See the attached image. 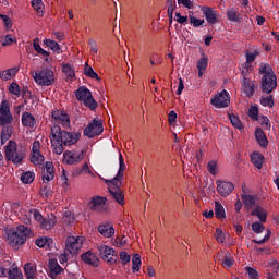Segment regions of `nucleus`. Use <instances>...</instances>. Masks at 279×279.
Segmentation results:
<instances>
[{"instance_id": "obj_1", "label": "nucleus", "mask_w": 279, "mask_h": 279, "mask_svg": "<svg viewBox=\"0 0 279 279\" xmlns=\"http://www.w3.org/2000/svg\"><path fill=\"white\" fill-rule=\"evenodd\" d=\"M81 134L78 132H69L62 130L60 125L53 124L50 132V143L53 154L59 156L64 153V145L71 147L80 141Z\"/></svg>"}, {"instance_id": "obj_2", "label": "nucleus", "mask_w": 279, "mask_h": 279, "mask_svg": "<svg viewBox=\"0 0 279 279\" xmlns=\"http://www.w3.org/2000/svg\"><path fill=\"white\" fill-rule=\"evenodd\" d=\"M119 165L120 167L118 174L114 179L109 181L108 189L112 199H114V202H117V204L120 206H124L125 195L121 189V185L123 184L121 180H123V171H125V161L123 160V154H121V151H119Z\"/></svg>"}, {"instance_id": "obj_3", "label": "nucleus", "mask_w": 279, "mask_h": 279, "mask_svg": "<svg viewBox=\"0 0 279 279\" xmlns=\"http://www.w3.org/2000/svg\"><path fill=\"white\" fill-rule=\"evenodd\" d=\"M259 73L262 76V90L269 95V93L276 90L278 86V78L271 69V65L267 63H262L259 65Z\"/></svg>"}, {"instance_id": "obj_4", "label": "nucleus", "mask_w": 279, "mask_h": 279, "mask_svg": "<svg viewBox=\"0 0 279 279\" xmlns=\"http://www.w3.org/2000/svg\"><path fill=\"white\" fill-rule=\"evenodd\" d=\"M29 228L20 225L16 229L9 230L8 243L15 247V245H23L27 241Z\"/></svg>"}, {"instance_id": "obj_5", "label": "nucleus", "mask_w": 279, "mask_h": 279, "mask_svg": "<svg viewBox=\"0 0 279 279\" xmlns=\"http://www.w3.org/2000/svg\"><path fill=\"white\" fill-rule=\"evenodd\" d=\"M5 160L13 162V165H21L23 162V153L19 150L16 142L10 140L8 145L4 147Z\"/></svg>"}, {"instance_id": "obj_6", "label": "nucleus", "mask_w": 279, "mask_h": 279, "mask_svg": "<svg viewBox=\"0 0 279 279\" xmlns=\"http://www.w3.org/2000/svg\"><path fill=\"white\" fill-rule=\"evenodd\" d=\"M33 78L38 86H52V84L56 83V73L50 69H44L39 72H35Z\"/></svg>"}, {"instance_id": "obj_7", "label": "nucleus", "mask_w": 279, "mask_h": 279, "mask_svg": "<svg viewBox=\"0 0 279 279\" xmlns=\"http://www.w3.org/2000/svg\"><path fill=\"white\" fill-rule=\"evenodd\" d=\"M76 99L82 101L86 108H89V110L97 109V100L93 98V93H90L88 88L84 86L76 90Z\"/></svg>"}, {"instance_id": "obj_8", "label": "nucleus", "mask_w": 279, "mask_h": 279, "mask_svg": "<svg viewBox=\"0 0 279 279\" xmlns=\"http://www.w3.org/2000/svg\"><path fill=\"white\" fill-rule=\"evenodd\" d=\"M83 245L84 236H69L65 242V252L72 255L80 254Z\"/></svg>"}, {"instance_id": "obj_9", "label": "nucleus", "mask_w": 279, "mask_h": 279, "mask_svg": "<svg viewBox=\"0 0 279 279\" xmlns=\"http://www.w3.org/2000/svg\"><path fill=\"white\" fill-rule=\"evenodd\" d=\"M84 160V150H66L63 153L64 165H80Z\"/></svg>"}, {"instance_id": "obj_10", "label": "nucleus", "mask_w": 279, "mask_h": 279, "mask_svg": "<svg viewBox=\"0 0 279 279\" xmlns=\"http://www.w3.org/2000/svg\"><path fill=\"white\" fill-rule=\"evenodd\" d=\"M210 104L211 106H215V108H228V106H230V94L225 89L216 94L210 99Z\"/></svg>"}, {"instance_id": "obj_11", "label": "nucleus", "mask_w": 279, "mask_h": 279, "mask_svg": "<svg viewBox=\"0 0 279 279\" xmlns=\"http://www.w3.org/2000/svg\"><path fill=\"white\" fill-rule=\"evenodd\" d=\"M31 162L35 165V167H40L45 165V156L40 153V142L35 141L32 146L31 153Z\"/></svg>"}, {"instance_id": "obj_12", "label": "nucleus", "mask_w": 279, "mask_h": 279, "mask_svg": "<svg viewBox=\"0 0 279 279\" xmlns=\"http://www.w3.org/2000/svg\"><path fill=\"white\" fill-rule=\"evenodd\" d=\"M51 117L54 121V125L59 123L62 128H71V118L68 112L57 109L52 111Z\"/></svg>"}, {"instance_id": "obj_13", "label": "nucleus", "mask_w": 279, "mask_h": 279, "mask_svg": "<svg viewBox=\"0 0 279 279\" xmlns=\"http://www.w3.org/2000/svg\"><path fill=\"white\" fill-rule=\"evenodd\" d=\"M10 123H12L10 102H8V100H3L0 105V125H10Z\"/></svg>"}, {"instance_id": "obj_14", "label": "nucleus", "mask_w": 279, "mask_h": 279, "mask_svg": "<svg viewBox=\"0 0 279 279\" xmlns=\"http://www.w3.org/2000/svg\"><path fill=\"white\" fill-rule=\"evenodd\" d=\"M101 132H104V125L101 124V121L97 120H94L84 130V134L85 136H88V138H95V136H99Z\"/></svg>"}, {"instance_id": "obj_15", "label": "nucleus", "mask_w": 279, "mask_h": 279, "mask_svg": "<svg viewBox=\"0 0 279 279\" xmlns=\"http://www.w3.org/2000/svg\"><path fill=\"white\" fill-rule=\"evenodd\" d=\"M97 250L102 260H106V263H114V248L100 244L97 246Z\"/></svg>"}, {"instance_id": "obj_16", "label": "nucleus", "mask_w": 279, "mask_h": 279, "mask_svg": "<svg viewBox=\"0 0 279 279\" xmlns=\"http://www.w3.org/2000/svg\"><path fill=\"white\" fill-rule=\"evenodd\" d=\"M54 178H56V167H53V162L47 161L43 170L41 180L45 184H49V182H51V180H53Z\"/></svg>"}, {"instance_id": "obj_17", "label": "nucleus", "mask_w": 279, "mask_h": 279, "mask_svg": "<svg viewBox=\"0 0 279 279\" xmlns=\"http://www.w3.org/2000/svg\"><path fill=\"white\" fill-rule=\"evenodd\" d=\"M256 88H258L256 81H252L247 77L242 80V90L246 97H253L254 93H256Z\"/></svg>"}, {"instance_id": "obj_18", "label": "nucleus", "mask_w": 279, "mask_h": 279, "mask_svg": "<svg viewBox=\"0 0 279 279\" xmlns=\"http://www.w3.org/2000/svg\"><path fill=\"white\" fill-rule=\"evenodd\" d=\"M107 201L108 199L106 197L96 196L92 198L88 206L90 210H95L96 213H105Z\"/></svg>"}, {"instance_id": "obj_19", "label": "nucleus", "mask_w": 279, "mask_h": 279, "mask_svg": "<svg viewBox=\"0 0 279 279\" xmlns=\"http://www.w3.org/2000/svg\"><path fill=\"white\" fill-rule=\"evenodd\" d=\"M217 192L221 197H228L234 191V184L228 181H217Z\"/></svg>"}, {"instance_id": "obj_20", "label": "nucleus", "mask_w": 279, "mask_h": 279, "mask_svg": "<svg viewBox=\"0 0 279 279\" xmlns=\"http://www.w3.org/2000/svg\"><path fill=\"white\" fill-rule=\"evenodd\" d=\"M201 10L209 25L218 23L219 20L217 19V11L213 10L210 7H203Z\"/></svg>"}, {"instance_id": "obj_21", "label": "nucleus", "mask_w": 279, "mask_h": 279, "mask_svg": "<svg viewBox=\"0 0 279 279\" xmlns=\"http://www.w3.org/2000/svg\"><path fill=\"white\" fill-rule=\"evenodd\" d=\"M57 223H58V218L56 217V215L51 214L47 218H44V220L41 221V225L39 226L43 230H53Z\"/></svg>"}, {"instance_id": "obj_22", "label": "nucleus", "mask_w": 279, "mask_h": 279, "mask_svg": "<svg viewBox=\"0 0 279 279\" xmlns=\"http://www.w3.org/2000/svg\"><path fill=\"white\" fill-rule=\"evenodd\" d=\"M252 217H257L262 223L267 221V210L259 205H256L251 209Z\"/></svg>"}, {"instance_id": "obj_23", "label": "nucleus", "mask_w": 279, "mask_h": 279, "mask_svg": "<svg viewBox=\"0 0 279 279\" xmlns=\"http://www.w3.org/2000/svg\"><path fill=\"white\" fill-rule=\"evenodd\" d=\"M25 216H26V219H24V223H29L32 217H34L35 221H38L39 226H41L45 219L43 217V214H40V211H38L37 209H28Z\"/></svg>"}, {"instance_id": "obj_24", "label": "nucleus", "mask_w": 279, "mask_h": 279, "mask_svg": "<svg viewBox=\"0 0 279 279\" xmlns=\"http://www.w3.org/2000/svg\"><path fill=\"white\" fill-rule=\"evenodd\" d=\"M98 232L106 239L114 236V227L111 223L100 225L98 227Z\"/></svg>"}, {"instance_id": "obj_25", "label": "nucleus", "mask_w": 279, "mask_h": 279, "mask_svg": "<svg viewBox=\"0 0 279 279\" xmlns=\"http://www.w3.org/2000/svg\"><path fill=\"white\" fill-rule=\"evenodd\" d=\"M82 260L87 263V265H93L94 267L99 266V257L93 252H86L82 255Z\"/></svg>"}, {"instance_id": "obj_26", "label": "nucleus", "mask_w": 279, "mask_h": 279, "mask_svg": "<svg viewBox=\"0 0 279 279\" xmlns=\"http://www.w3.org/2000/svg\"><path fill=\"white\" fill-rule=\"evenodd\" d=\"M49 269H50V278L56 279L60 274H62L63 269L58 265V260L50 259L49 260Z\"/></svg>"}, {"instance_id": "obj_27", "label": "nucleus", "mask_w": 279, "mask_h": 279, "mask_svg": "<svg viewBox=\"0 0 279 279\" xmlns=\"http://www.w3.org/2000/svg\"><path fill=\"white\" fill-rule=\"evenodd\" d=\"M227 19L228 21H231V23H241V13H239V9H227Z\"/></svg>"}, {"instance_id": "obj_28", "label": "nucleus", "mask_w": 279, "mask_h": 279, "mask_svg": "<svg viewBox=\"0 0 279 279\" xmlns=\"http://www.w3.org/2000/svg\"><path fill=\"white\" fill-rule=\"evenodd\" d=\"M22 125L24 128H34L36 125V118L29 112H24L22 114Z\"/></svg>"}, {"instance_id": "obj_29", "label": "nucleus", "mask_w": 279, "mask_h": 279, "mask_svg": "<svg viewBox=\"0 0 279 279\" xmlns=\"http://www.w3.org/2000/svg\"><path fill=\"white\" fill-rule=\"evenodd\" d=\"M255 137L257 143H259L262 147H267V145H269V141H267V136L265 135V132H263V129L260 128L256 129Z\"/></svg>"}, {"instance_id": "obj_30", "label": "nucleus", "mask_w": 279, "mask_h": 279, "mask_svg": "<svg viewBox=\"0 0 279 279\" xmlns=\"http://www.w3.org/2000/svg\"><path fill=\"white\" fill-rule=\"evenodd\" d=\"M242 202L247 208V210H252V208L256 207V197L250 195V194H243L242 195Z\"/></svg>"}, {"instance_id": "obj_31", "label": "nucleus", "mask_w": 279, "mask_h": 279, "mask_svg": "<svg viewBox=\"0 0 279 279\" xmlns=\"http://www.w3.org/2000/svg\"><path fill=\"white\" fill-rule=\"evenodd\" d=\"M24 274L27 279H36V266L35 264L27 263L24 265Z\"/></svg>"}, {"instance_id": "obj_32", "label": "nucleus", "mask_w": 279, "mask_h": 279, "mask_svg": "<svg viewBox=\"0 0 279 279\" xmlns=\"http://www.w3.org/2000/svg\"><path fill=\"white\" fill-rule=\"evenodd\" d=\"M19 69L11 68L0 73V80H4V82H8L9 80H12V77H15Z\"/></svg>"}, {"instance_id": "obj_33", "label": "nucleus", "mask_w": 279, "mask_h": 279, "mask_svg": "<svg viewBox=\"0 0 279 279\" xmlns=\"http://www.w3.org/2000/svg\"><path fill=\"white\" fill-rule=\"evenodd\" d=\"M9 279H23V272L14 264H11V268L8 271Z\"/></svg>"}, {"instance_id": "obj_34", "label": "nucleus", "mask_w": 279, "mask_h": 279, "mask_svg": "<svg viewBox=\"0 0 279 279\" xmlns=\"http://www.w3.org/2000/svg\"><path fill=\"white\" fill-rule=\"evenodd\" d=\"M251 162L256 167L257 169H263V162L264 157L260 155V153H253L251 155Z\"/></svg>"}, {"instance_id": "obj_35", "label": "nucleus", "mask_w": 279, "mask_h": 279, "mask_svg": "<svg viewBox=\"0 0 279 279\" xmlns=\"http://www.w3.org/2000/svg\"><path fill=\"white\" fill-rule=\"evenodd\" d=\"M0 43L2 47H12V45H16V36L8 34L0 38Z\"/></svg>"}, {"instance_id": "obj_36", "label": "nucleus", "mask_w": 279, "mask_h": 279, "mask_svg": "<svg viewBox=\"0 0 279 279\" xmlns=\"http://www.w3.org/2000/svg\"><path fill=\"white\" fill-rule=\"evenodd\" d=\"M197 69H198V77H202L204 75V71L208 69V58L202 57L197 62Z\"/></svg>"}, {"instance_id": "obj_37", "label": "nucleus", "mask_w": 279, "mask_h": 279, "mask_svg": "<svg viewBox=\"0 0 279 279\" xmlns=\"http://www.w3.org/2000/svg\"><path fill=\"white\" fill-rule=\"evenodd\" d=\"M10 138H12V126H4L1 133V145H5Z\"/></svg>"}, {"instance_id": "obj_38", "label": "nucleus", "mask_w": 279, "mask_h": 279, "mask_svg": "<svg viewBox=\"0 0 279 279\" xmlns=\"http://www.w3.org/2000/svg\"><path fill=\"white\" fill-rule=\"evenodd\" d=\"M33 47L34 50L39 53L40 56H43L44 58H46V62H49V52L46 51L45 49H43V47H40V44H38V39H35L33 43Z\"/></svg>"}, {"instance_id": "obj_39", "label": "nucleus", "mask_w": 279, "mask_h": 279, "mask_svg": "<svg viewBox=\"0 0 279 279\" xmlns=\"http://www.w3.org/2000/svg\"><path fill=\"white\" fill-rule=\"evenodd\" d=\"M215 216L217 219H223L226 217V209L223 208V205L219 203V201L215 202Z\"/></svg>"}, {"instance_id": "obj_40", "label": "nucleus", "mask_w": 279, "mask_h": 279, "mask_svg": "<svg viewBox=\"0 0 279 279\" xmlns=\"http://www.w3.org/2000/svg\"><path fill=\"white\" fill-rule=\"evenodd\" d=\"M12 267V262L4 260L0 264V278H5L8 276V271H10Z\"/></svg>"}, {"instance_id": "obj_41", "label": "nucleus", "mask_w": 279, "mask_h": 279, "mask_svg": "<svg viewBox=\"0 0 279 279\" xmlns=\"http://www.w3.org/2000/svg\"><path fill=\"white\" fill-rule=\"evenodd\" d=\"M44 45L46 47H49L51 51H54L56 53H60V45L58 44V41L51 40V39H44Z\"/></svg>"}, {"instance_id": "obj_42", "label": "nucleus", "mask_w": 279, "mask_h": 279, "mask_svg": "<svg viewBox=\"0 0 279 279\" xmlns=\"http://www.w3.org/2000/svg\"><path fill=\"white\" fill-rule=\"evenodd\" d=\"M84 73L87 77H90L92 80H100L99 74H97L95 70H93V68L88 65V63H85Z\"/></svg>"}, {"instance_id": "obj_43", "label": "nucleus", "mask_w": 279, "mask_h": 279, "mask_svg": "<svg viewBox=\"0 0 279 279\" xmlns=\"http://www.w3.org/2000/svg\"><path fill=\"white\" fill-rule=\"evenodd\" d=\"M141 255L140 254H135L133 255L132 258V270L134 271V274H136V271H141Z\"/></svg>"}, {"instance_id": "obj_44", "label": "nucleus", "mask_w": 279, "mask_h": 279, "mask_svg": "<svg viewBox=\"0 0 279 279\" xmlns=\"http://www.w3.org/2000/svg\"><path fill=\"white\" fill-rule=\"evenodd\" d=\"M223 269H230L234 265V258L226 253L221 263Z\"/></svg>"}, {"instance_id": "obj_45", "label": "nucleus", "mask_w": 279, "mask_h": 279, "mask_svg": "<svg viewBox=\"0 0 279 279\" xmlns=\"http://www.w3.org/2000/svg\"><path fill=\"white\" fill-rule=\"evenodd\" d=\"M35 178H36V174H34V172L32 171H28L21 175V181L23 182V184H32Z\"/></svg>"}, {"instance_id": "obj_46", "label": "nucleus", "mask_w": 279, "mask_h": 279, "mask_svg": "<svg viewBox=\"0 0 279 279\" xmlns=\"http://www.w3.org/2000/svg\"><path fill=\"white\" fill-rule=\"evenodd\" d=\"M252 71H254V68L252 66V64L250 62L243 63L242 64L243 80H244V77H246V80H250V74L252 73Z\"/></svg>"}, {"instance_id": "obj_47", "label": "nucleus", "mask_w": 279, "mask_h": 279, "mask_svg": "<svg viewBox=\"0 0 279 279\" xmlns=\"http://www.w3.org/2000/svg\"><path fill=\"white\" fill-rule=\"evenodd\" d=\"M82 173H86L87 175H92V178H95V173L93 170H90V166L88 163H83L80 171L75 172V175H82Z\"/></svg>"}, {"instance_id": "obj_48", "label": "nucleus", "mask_w": 279, "mask_h": 279, "mask_svg": "<svg viewBox=\"0 0 279 279\" xmlns=\"http://www.w3.org/2000/svg\"><path fill=\"white\" fill-rule=\"evenodd\" d=\"M53 241L50 238H39L35 241L37 247H49Z\"/></svg>"}, {"instance_id": "obj_49", "label": "nucleus", "mask_w": 279, "mask_h": 279, "mask_svg": "<svg viewBox=\"0 0 279 279\" xmlns=\"http://www.w3.org/2000/svg\"><path fill=\"white\" fill-rule=\"evenodd\" d=\"M112 245H113L114 247H125V246L128 245V238L118 235V236L114 239Z\"/></svg>"}, {"instance_id": "obj_50", "label": "nucleus", "mask_w": 279, "mask_h": 279, "mask_svg": "<svg viewBox=\"0 0 279 279\" xmlns=\"http://www.w3.org/2000/svg\"><path fill=\"white\" fill-rule=\"evenodd\" d=\"M207 171L210 175H217L219 173V167L217 166V161L211 160L207 165Z\"/></svg>"}, {"instance_id": "obj_51", "label": "nucleus", "mask_w": 279, "mask_h": 279, "mask_svg": "<svg viewBox=\"0 0 279 279\" xmlns=\"http://www.w3.org/2000/svg\"><path fill=\"white\" fill-rule=\"evenodd\" d=\"M32 7L38 14H43L45 10V4L43 3V0H32Z\"/></svg>"}, {"instance_id": "obj_52", "label": "nucleus", "mask_w": 279, "mask_h": 279, "mask_svg": "<svg viewBox=\"0 0 279 279\" xmlns=\"http://www.w3.org/2000/svg\"><path fill=\"white\" fill-rule=\"evenodd\" d=\"M60 181L62 184V189H69V172L66 170L62 169Z\"/></svg>"}, {"instance_id": "obj_53", "label": "nucleus", "mask_w": 279, "mask_h": 279, "mask_svg": "<svg viewBox=\"0 0 279 279\" xmlns=\"http://www.w3.org/2000/svg\"><path fill=\"white\" fill-rule=\"evenodd\" d=\"M230 122L233 125V128H236L238 130H243V123H241V120L236 116H229Z\"/></svg>"}, {"instance_id": "obj_54", "label": "nucleus", "mask_w": 279, "mask_h": 279, "mask_svg": "<svg viewBox=\"0 0 279 279\" xmlns=\"http://www.w3.org/2000/svg\"><path fill=\"white\" fill-rule=\"evenodd\" d=\"M9 93H11V95H15V97H21V87L16 83H12L9 86Z\"/></svg>"}, {"instance_id": "obj_55", "label": "nucleus", "mask_w": 279, "mask_h": 279, "mask_svg": "<svg viewBox=\"0 0 279 279\" xmlns=\"http://www.w3.org/2000/svg\"><path fill=\"white\" fill-rule=\"evenodd\" d=\"M252 230L256 234H262V232H265V226L263 225V222L257 221L252 225Z\"/></svg>"}, {"instance_id": "obj_56", "label": "nucleus", "mask_w": 279, "mask_h": 279, "mask_svg": "<svg viewBox=\"0 0 279 279\" xmlns=\"http://www.w3.org/2000/svg\"><path fill=\"white\" fill-rule=\"evenodd\" d=\"M260 104L264 107L274 108V96L264 97L260 99Z\"/></svg>"}, {"instance_id": "obj_57", "label": "nucleus", "mask_w": 279, "mask_h": 279, "mask_svg": "<svg viewBox=\"0 0 279 279\" xmlns=\"http://www.w3.org/2000/svg\"><path fill=\"white\" fill-rule=\"evenodd\" d=\"M248 117L250 119H253V121H258V107L252 106L248 109Z\"/></svg>"}, {"instance_id": "obj_58", "label": "nucleus", "mask_w": 279, "mask_h": 279, "mask_svg": "<svg viewBox=\"0 0 279 279\" xmlns=\"http://www.w3.org/2000/svg\"><path fill=\"white\" fill-rule=\"evenodd\" d=\"M120 260L122 265H128V263L132 260V257L128 254V252L122 251L120 252Z\"/></svg>"}, {"instance_id": "obj_59", "label": "nucleus", "mask_w": 279, "mask_h": 279, "mask_svg": "<svg viewBox=\"0 0 279 279\" xmlns=\"http://www.w3.org/2000/svg\"><path fill=\"white\" fill-rule=\"evenodd\" d=\"M62 71L63 73H65V75H68V77H75V72L73 71V68H71L70 64H64L62 66Z\"/></svg>"}, {"instance_id": "obj_60", "label": "nucleus", "mask_w": 279, "mask_h": 279, "mask_svg": "<svg viewBox=\"0 0 279 279\" xmlns=\"http://www.w3.org/2000/svg\"><path fill=\"white\" fill-rule=\"evenodd\" d=\"M0 19H2L5 29H12V20L10 16L0 14Z\"/></svg>"}, {"instance_id": "obj_61", "label": "nucleus", "mask_w": 279, "mask_h": 279, "mask_svg": "<svg viewBox=\"0 0 279 279\" xmlns=\"http://www.w3.org/2000/svg\"><path fill=\"white\" fill-rule=\"evenodd\" d=\"M216 241L218 243H223L226 241V234H223V231L219 228L216 229Z\"/></svg>"}, {"instance_id": "obj_62", "label": "nucleus", "mask_w": 279, "mask_h": 279, "mask_svg": "<svg viewBox=\"0 0 279 279\" xmlns=\"http://www.w3.org/2000/svg\"><path fill=\"white\" fill-rule=\"evenodd\" d=\"M259 122H260V125L265 128V130H271V123L269 122V118L262 116Z\"/></svg>"}, {"instance_id": "obj_63", "label": "nucleus", "mask_w": 279, "mask_h": 279, "mask_svg": "<svg viewBox=\"0 0 279 279\" xmlns=\"http://www.w3.org/2000/svg\"><path fill=\"white\" fill-rule=\"evenodd\" d=\"M88 45L93 56H96V53H98L99 51V49L97 48V41L95 39H89Z\"/></svg>"}, {"instance_id": "obj_64", "label": "nucleus", "mask_w": 279, "mask_h": 279, "mask_svg": "<svg viewBox=\"0 0 279 279\" xmlns=\"http://www.w3.org/2000/svg\"><path fill=\"white\" fill-rule=\"evenodd\" d=\"M250 279H258V271H256L254 268H246Z\"/></svg>"}]
</instances>
